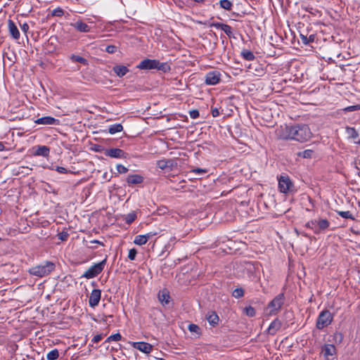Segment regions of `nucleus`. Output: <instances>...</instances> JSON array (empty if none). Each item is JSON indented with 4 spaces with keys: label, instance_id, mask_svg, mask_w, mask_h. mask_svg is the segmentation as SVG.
Here are the masks:
<instances>
[{
    "label": "nucleus",
    "instance_id": "obj_10",
    "mask_svg": "<svg viewBox=\"0 0 360 360\" xmlns=\"http://www.w3.org/2000/svg\"><path fill=\"white\" fill-rule=\"evenodd\" d=\"M101 297V291L98 289H94L91 291L89 299V304L91 307H95L97 306L100 302Z\"/></svg>",
    "mask_w": 360,
    "mask_h": 360
},
{
    "label": "nucleus",
    "instance_id": "obj_54",
    "mask_svg": "<svg viewBox=\"0 0 360 360\" xmlns=\"http://www.w3.org/2000/svg\"><path fill=\"white\" fill-rule=\"evenodd\" d=\"M212 115L213 117H217L219 115V110L217 108L212 110Z\"/></svg>",
    "mask_w": 360,
    "mask_h": 360
},
{
    "label": "nucleus",
    "instance_id": "obj_21",
    "mask_svg": "<svg viewBox=\"0 0 360 360\" xmlns=\"http://www.w3.org/2000/svg\"><path fill=\"white\" fill-rule=\"evenodd\" d=\"M113 71L118 77H122L129 72V69L124 65H116L113 68Z\"/></svg>",
    "mask_w": 360,
    "mask_h": 360
},
{
    "label": "nucleus",
    "instance_id": "obj_31",
    "mask_svg": "<svg viewBox=\"0 0 360 360\" xmlns=\"http://www.w3.org/2000/svg\"><path fill=\"white\" fill-rule=\"evenodd\" d=\"M219 4L221 8L227 11H230L233 6V4L229 0H221Z\"/></svg>",
    "mask_w": 360,
    "mask_h": 360
},
{
    "label": "nucleus",
    "instance_id": "obj_44",
    "mask_svg": "<svg viewBox=\"0 0 360 360\" xmlns=\"http://www.w3.org/2000/svg\"><path fill=\"white\" fill-rule=\"evenodd\" d=\"M137 254V251L136 249L134 248H132L131 250H129V254H128V258L130 259V260H134L135 259V257H136V255Z\"/></svg>",
    "mask_w": 360,
    "mask_h": 360
},
{
    "label": "nucleus",
    "instance_id": "obj_8",
    "mask_svg": "<svg viewBox=\"0 0 360 360\" xmlns=\"http://www.w3.org/2000/svg\"><path fill=\"white\" fill-rule=\"evenodd\" d=\"M131 346L144 354H149L153 350V345L145 342H131Z\"/></svg>",
    "mask_w": 360,
    "mask_h": 360
},
{
    "label": "nucleus",
    "instance_id": "obj_14",
    "mask_svg": "<svg viewBox=\"0 0 360 360\" xmlns=\"http://www.w3.org/2000/svg\"><path fill=\"white\" fill-rule=\"evenodd\" d=\"M70 25L80 32H89L91 31L90 26L82 20H77L75 22H72Z\"/></svg>",
    "mask_w": 360,
    "mask_h": 360
},
{
    "label": "nucleus",
    "instance_id": "obj_30",
    "mask_svg": "<svg viewBox=\"0 0 360 360\" xmlns=\"http://www.w3.org/2000/svg\"><path fill=\"white\" fill-rule=\"evenodd\" d=\"M314 153V151L312 150H304L302 152L297 153V155L299 157H302L303 158H311L312 155Z\"/></svg>",
    "mask_w": 360,
    "mask_h": 360
},
{
    "label": "nucleus",
    "instance_id": "obj_46",
    "mask_svg": "<svg viewBox=\"0 0 360 360\" xmlns=\"http://www.w3.org/2000/svg\"><path fill=\"white\" fill-rule=\"evenodd\" d=\"M117 49V47L114 45H109L106 47L105 49V51L108 53H113L115 52Z\"/></svg>",
    "mask_w": 360,
    "mask_h": 360
},
{
    "label": "nucleus",
    "instance_id": "obj_20",
    "mask_svg": "<svg viewBox=\"0 0 360 360\" xmlns=\"http://www.w3.org/2000/svg\"><path fill=\"white\" fill-rule=\"evenodd\" d=\"M317 229H315V233H318L321 231L326 229L329 226V221L327 219H320L316 221Z\"/></svg>",
    "mask_w": 360,
    "mask_h": 360
},
{
    "label": "nucleus",
    "instance_id": "obj_58",
    "mask_svg": "<svg viewBox=\"0 0 360 360\" xmlns=\"http://www.w3.org/2000/svg\"><path fill=\"white\" fill-rule=\"evenodd\" d=\"M5 150V146L3 143L0 142V151H4Z\"/></svg>",
    "mask_w": 360,
    "mask_h": 360
},
{
    "label": "nucleus",
    "instance_id": "obj_57",
    "mask_svg": "<svg viewBox=\"0 0 360 360\" xmlns=\"http://www.w3.org/2000/svg\"><path fill=\"white\" fill-rule=\"evenodd\" d=\"M335 338H337V339H340V340H342V335H341L340 333H335Z\"/></svg>",
    "mask_w": 360,
    "mask_h": 360
},
{
    "label": "nucleus",
    "instance_id": "obj_13",
    "mask_svg": "<svg viewBox=\"0 0 360 360\" xmlns=\"http://www.w3.org/2000/svg\"><path fill=\"white\" fill-rule=\"evenodd\" d=\"M158 297L160 302L163 305H167L170 302V295L168 290L164 288L159 291Z\"/></svg>",
    "mask_w": 360,
    "mask_h": 360
},
{
    "label": "nucleus",
    "instance_id": "obj_18",
    "mask_svg": "<svg viewBox=\"0 0 360 360\" xmlns=\"http://www.w3.org/2000/svg\"><path fill=\"white\" fill-rule=\"evenodd\" d=\"M281 322L278 319H276L269 325V326L267 329L268 333L274 335L281 328Z\"/></svg>",
    "mask_w": 360,
    "mask_h": 360
},
{
    "label": "nucleus",
    "instance_id": "obj_35",
    "mask_svg": "<svg viewBox=\"0 0 360 360\" xmlns=\"http://www.w3.org/2000/svg\"><path fill=\"white\" fill-rule=\"evenodd\" d=\"M232 295L236 298L242 297L244 295V290L241 288H236L233 291Z\"/></svg>",
    "mask_w": 360,
    "mask_h": 360
},
{
    "label": "nucleus",
    "instance_id": "obj_33",
    "mask_svg": "<svg viewBox=\"0 0 360 360\" xmlns=\"http://www.w3.org/2000/svg\"><path fill=\"white\" fill-rule=\"evenodd\" d=\"M136 218V213L132 212H130V213L127 214L124 217V220H125L127 224H130L131 223H132L135 220Z\"/></svg>",
    "mask_w": 360,
    "mask_h": 360
},
{
    "label": "nucleus",
    "instance_id": "obj_9",
    "mask_svg": "<svg viewBox=\"0 0 360 360\" xmlns=\"http://www.w3.org/2000/svg\"><path fill=\"white\" fill-rule=\"evenodd\" d=\"M157 65L158 60L145 59L137 65V68L140 70H153L157 69Z\"/></svg>",
    "mask_w": 360,
    "mask_h": 360
},
{
    "label": "nucleus",
    "instance_id": "obj_38",
    "mask_svg": "<svg viewBox=\"0 0 360 360\" xmlns=\"http://www.w3.org/2000/svg\"><path fill=\"white\" fill-rule=\"evenodd\" d=\"M169 161L165 160H160L157 162V166L161 169H164L168 167Z\"/></svg>",
    "mask_w": 360,
    "mask_h": 360
},
{
    "label": "nucleus",
    "instance_id": "obj_28",
    "mask_svg": "<svg viewBox=\"0 0 360 360\" xmlns=\"http://www.w3.org/2000/svg\"><path fill=\"white\" fill-rule=\"evenodd\" d=\"M241 55L247 60H253L255 58L253 53L249 50H243L241 52Z\"/></svg>",
    "mask_w": 360,
    "mask_h": 360
},
{
    "label": "nucleus",
    "instance_id": "obj_36",
    "mask_svg": "<svg viewBox=\"0 0 360 360\" xmlns=\"http://www.w3.org/2000/svg\"><path fill=\"white\" fill-rule=\"evenodd\" d=\"M64 14V11L63 8L58 7L55 9H53L51 12L52 16H57V17H61Z\"/></svg>",
    "mask_w": 360,
    "mask_h": 360
},
{
    "label": "nucleus",
    "instance_id": "obj_39",
    "mask_svg": "<svg viewBox=\"0 0 360 360\" xmlns=\"http://www.w3.org/2000/svg\"><path fill=\"white\" fill-rule=\"evenodd\" d=\"M221 30H223L229 37L232 34V28L229 25L224 24Z\"/></svg>",
    "mask_w": 360,
    "mask_h": 360
},
{
    "label": "nucleus",
    "instance_id": "obj_24",
    "mask_svg": "<svg viewBox=\"0 0 360 360\" xmlns=\"http://www.w3.org/2000/svg\"><path fill=\"white\" fill-rule=\"evenodd\" d=\"M188 330L194 334L196 337H199L201 335V330L200 327L194 323H191L188 326Z\"/></svg>",
    "mask_w": 360,
    "mask_h": 360
},
{
    "label": "nucleus",
    "instance_id": "obj_59",
    "mask_svg": "<svg viewBox=\"0 0 360 360\" xmlns=\"http://www.w3.org/2000/svg\"><path fill=\"white\" fill-rule=\"evenodd\" d=\"M196 2H202L204 0H194Z\"/></svg>",
    "mask_w": 360,
    "mask_h": 360
},
{
    "label": "nucleus",
    "instance_id": "obj_40",
    "mask_svg": "<svg viewBox=\"0 0 360 360\" xmlns=\"http://www.w3.org/2000/svg\"><path fill=\"white\" fill-rule=\"evenodd\" d=\"M122 338V336L120 333H115L114 335H111L108 338V341H119Z\"/></svg>",
    "mask_w": 360,
    "mask_h": 360
},
{
    "label": "nucleus",
    "instance_id": "obj_6",
    "mask_svg": "<svg viewBox=\"0 0 360 360\" xmlns=\"http://www.w3.org/2000/svg\"><path fill=\"white\" fill-rule=\"evenodd\" d=\"M284 295L281 293L278 295L274 299L271 301L268 307L271 309L270 314H275L283 304Z\"/></svg>",
    "mask_w": 360,
    "mask_h": 360
},
{
    "label": "nucleus",
    "instance_id": "obj_55",
    "mask_svg": "<svg viewBox=\"0 0 360 360\" xmlns=\"http://www.w3.org/2000/svg\"><path fill=\"white\" fill-rule=\"evenodd\" d=\"M315 36L314 34H310L307 38V44L310 42H312L314 41Z\"/></svg>",
    "mask_w": 360,
    "mask_h": 360
},
{
    "label": "nucleus",
    "instance_id": "obj_48",
    "mask_svg": "<svg viewBox=\"0 0 360 360\" xmlns=\"http://www.w3.org/2000/svg\"><path fill=\"white\" fill-rule=\"evenodd\" d=\"M20 28H21L22 31L25 34H26L28 32L30 27H29V25L27 22H25V23H23L22 25H20Z\"/></svg>",
    "mask_w": 360,
    "mask_h": 360
},
{
    "label": "nucleus",
    "instance_id": "obj_60",
    "mask_svg": "<svg viewBox=\"0 0 360 360\" xmlns=\"http://www.w3.org/2000/svg\"><path fill=\"white\" fill-rule=\"evenodd\" d=\"M94 243H100L98 240H95V241H94Z\"/></svg>",
    "mask_w": 360,
    "mask_h": 360
},
{
    "label": "nucleus",
    "instance_id": "obj_51",
    "mask_svg": "<svg viewBox=\"0 0 360 360\" xmlns=\"http://www.w3.org/2000/svg\"><path fill=\"white\" fill-rule=\"evenodd\" d=\"M223 25H224V24L219 23V22H213V23L210 24L211 27H214L217 29H221V30L222 29Z\"/></svg>",
    "mask_w": 360,
    "mask_h": 360
},
{
    "label": "nucleus",
    "instance_id": "obj_17",
    "mask_svg": "<svg viewBox=\"0 0 360 360\" xmlns=\"http://www.w3.org/2000/svg\"><path fill=\"white\" fill-rule=\"evenodd\" d=\"M322 353L324 357L328 360L329 356H333L336 353V348L333 345L327 344L325 345L322 348Z\"/></svg>",
    "mask_w": 360,
    "mask_h": 360
},
{
    "label": "nucleus",
    "instance_id": "obj_1",
    "mask_svg": "<svg viewBox=\"0 0 360 360\" xmlns=\"http://www.w3.org/2000/svg\"><path fill=\"white\" fill-rule=\"evenodd\" d=\"M309 127L306 124L285 126L280 129L279 137L283 139H292L300 142L308 141L311 137Z\"/></svg>",
    "mask_w": 360,
    "mask_h": 360
},
{
    "label": "nucleus",
    "instance_id": "obj_23",
    "mask_svg": "<svg viewBox=\"0 0 360 360\" xmlns=\"http://www.w3.org/2000/svg\"><path fill=\"white\" fill-rule=\"evenodd\" d=\"M50 149L46 146H39L35 152V155L47 157L49 155Z\"/></svg>",
    "mask_w": 360,
    "mask_h": 360
},
{
    "label": "nucleus",
    "instance_id": "obj_34",
    "mask_svg": "<svg viewBox=\"0 0 360 360\" xmlns=\"http://www.w3.org/2000/svg\"><path fill=\"white\" fill-rule=\"evenodd\" d=\"M244 313L248 316H250V317H253L256 314L255 309L252 307H251V306L245 307L244 309Z\"/></svg>",
    "mask_w": 360,
    "mask_h": 360
},
{
    "label": "nucleus",
    "instance_id": "obj_42",
    "mask_svg": "<svg viewBox=\"0 0 360 360\" xmlns=\"http://www.w3.org/2000/svg\"><path fill=\"white\" fill-rule=\"evenodd\" d=\"M69 237V233L67 231H62L58 234V238L62 241L67 240Z\"/></svg>",
    "mask_w": 360,
    "mask_h": 360
},
{
    "label": "nucleus",
    "instance_id": "obj_7",
    "mask_svg": "<svg viewBox=\"0 0 360 360\" xmlns=\"http://www.w3.org/2000/svg\"><path fill=\"white\" fill-rule=\"evenodd\" d=\"M221 74L218 71H211L205 75V84L207 85H215L219 82Z\"/></svg>",
    "mask_w": 360,
    "mask_h": 360
},
{
    "label": "nucleus",
    "instance_id": "obj_11",
    "mask_svg": "<svg viewBox=\"0 0 360 360\" xmlns=\"http://www.w3.org/2000/svg\"><path fill=\"white\" fill-rule=\"evenodd\" d=\"M34 123L43 125H57L59 124V120L51 116H46L34 120Z\"/></svg>",
    "mask_w": 360,
    "mask_h": 360
},
{
    "label": "nucleus",
    "instance_id": "obj_27",
    "mask_svg": "<svg viewBox=\"0 0 360 360\" xmlns=\"http://www.w3.org/2000/svg\"><path fill=\"white\" fill-rule=\"evenodd\" d=\"M170 66L167 63H160L158 60V65H157V69L158 70H161L164 72H167L170 70Z\"/></svg>",
    "mask_w": 360,
    "mask_h": 360
},
{
    "label": "nucleus",
    "instance_id": "obj_41",
    "mask_svg": "<svg viewBox=\"0 0 360 360\" xmlns=\"http://www.w3.org/2000/svg\"><path fill=\"white\" fill-rule=\"evenodd\" d=\"M339 215L345 219H353L352 215L349 211H341L338 212Z\"/></svg>",
    "mask_w": 360,
    "mask_h": 360
},
{
    "label": "nucleus",
    "instance_id": "obj_50",
    "mask_svg": "<svg viewBox=\"0 0 360 360\" xmlns=\"http://www.w3.org/2000/svg\"><path fill=\"white\" fill-rule=\"evenodd\" d=\"M156 235H157V232L150 231V232H148L146 234H145V236H146V238H147V240H148L150 238H151L152 237H153Z\"/></svg>",
    "mask_w": 360,
    "mask_h": 360
},
{
    "label": "nucleus",
    "instance_id": "obj_52",
    "mask_svg": "<svg viewBox=\"0 0 360 360\" xmlns=\"http://www.w3.org/2000/svg\"><path fill=\"white\" fill-rule=\"evenodd\" d=\"M102 339V335H95L93 339H92V342H94V343H97L99 341H101Z\"/></svg>",
    "mask_w": 360,
    "mask_h": 360
},
{
    "label": "nucleus",
    "instance_id": "obj_56",
    "mask_svg": "<svg viewBox=\"0 0 360 360\" xmlns=\"http://www.w3.org/2000/svg\"><path fill=\"white\" fill-rule=\"evenodd\" d=\"M359 108L358 105H352V106H349V107L347 108L346 110L348 111H352V110H357Z\"/></svg>",
    "mask_w": 360,
    "mask_h": 360
},
{
    "label": "nucleus",
    "instance_id": "obj_29",
    "mask_svg": "<svg viewBox=\"0 0 360 360\" xmlns=\"http://www.w3.org/2000/svg\"><path fill=\"white\" fill-rule=\"evenodd\" d=\"M58 356L59 352L57 349H54L50 351L46 355V358L48 360H56L58 358Z\"/></svg>",
    "mask_w": 360,
    "mask_h": 360
},
{
    "label": "nucleus",
    "instance_id": "obj_2",
    "mask_svg": "<svg viewBox=\"0 0 360 360\" xmlns=\"http://www.w3.org/2000/svg\"><path fill=\"white\" fill-rule=\"evenodd\" d=\"M55 269V264L51 262H46L44 264H41L30 268L28 272L35 276L44 277L49 275Z\"/></svg>",
    "mask_w": 360,
    "mask_h": 360
},
{
    "label": "nucleus",
    "instance_id": "obj_53",
    "mask_svg": "<svg viewBox=\"0 0 360 360\" xmlns=\"http://www.w3.org/2000/svg\"><path fill=\"white\" fill-rule=\"evenodd\" d=\"M300 38H301L303 44H307V38H308L307 36H306V35H304L303 34H300Z\"/></svg>",
    "mask_w": 360,
    "mask_h": 360
},
{
    "label": "nucleus",
    "instance_id": "obj_26",
    "mask_svg": "<svg viewBox=\"0 0 360 360\" xmlns=\"http://www.w3.org/2000/svg\"><path fill=\"white\" fill-rule=\"evenodd\" d=\"M148 242L145 235H138L134 238V243L138 245H145Z\"/></svg>",
    "mask_w": 360,
    "mask_h": 360
},
{
    "label": "nucleus",
    "instance_id": "obj_4",
    "mask_svg": "<svg viewBox=\"0 0 360 360\" xmlns=\"http://www.w3.org/2000/svg\"><path fill=\"white\" fill-rule=\"evenodd\" d=\"M278 189L283 193L293 191L294 184L288 176H281L278 178Z\"/></svg>",
    "mask_w": 360,
    "mask_h": 360
},
{
    "label": "nucleus",
    "instance_id": "obj_15",
    "mask_svg": "<svg viewBox=\"0 0 360 360\" xmlns=\"http://www.w3.org/2000/svg\"><path fill=\"white\" fill-rule=\"evenodd\" d=\"M8 29L11 36L14 39H18L20 38V34L18 28L12 20H8Z\"/></svg>",
    "mask_w": 360,
    "mask_h": 360
},
{
    "label": "nucleus",
    "instance_id": "obj_22",
    "mask_svg": "<svg viewBox=\"0 0 360 360\" xmlns=\"http://www.w3.org/2000/svg\"><path fill=\"white\" fill-rule=\"evenodd\" d=\"M143 181V177L138 174L129 175L127 177V183L129 184H138Z\"/></svg>",
    "mask_w": 360,
    "mask_h": 360
},
{
    "label": "nucleus",
    "instance_id": "obj_3",
    "mask_svg": "<svg viewBox=\"0 0 360 360\" xmlns=\"http://www.w3.org/2000/svg\"><path fill=\"white\" fill-rule=\"evenodd\" d=\"M333 319V314L328 310L322 311L318 316L316 328L323 329L331 323Z\"/></svg>",
    "mask_w": 360,
    "mask_h": 360
},
{
    "label": "nucleus",
    "instance_id": "obj_19",
    "mask_svg": "<svg viewBox=\"0 0 360 360\" xmlns=\"http://www.w3.org/2000/svg\"><path fill=\"white\" fill-rule=\"evenodd\" d=\"M206 319L207 320L209 323L212 326H216L217 325H218L219 320L218 315L214 311L208 313L206 315Z\"/></svg>",
    "mask_w": 360,
    "mask_h": 360
},
{
    "label": "nucleus",
    "instance_id": "obj_43",
    "mask_svg": "<svg viewBox=\"0 0 360 360\" xmlns=\"http://www.w3.org/2000/svg\"><path fill=\"white\" fill-rule=\"evenodd\" d=\"M306 226L313 229L314 231L315 232V229H317L316 220H311L310 221H308L306 224Z\"/></svg>",
    "mask_w": 360,
    "mask_h": 360
},
{
    "label": "nucleus",
    "instance_id": "obj_5",
    "mask_svg": "<svg viewBox=\"0 0 360 360\" xmlns=\"http://www.w3.org/2000/svg\"><path fill=\"white\" fill-rule=\"evenodd\" d=\"M105 259L90 266L82 275L86 278H92L97 276L104 269Z\"/></svg>",
    "mask_w": 360,
    "mask_h": 360
},
{
    "label": "nucleus",
    "instance_id": "obj_16",
    "mask_svg": "<svg viewBox=\"0 0 360 360\" xmlns=\"http://www.w3.org/2000/svg\"><path fill=\"white\" fill-rule=\"evenodd\" d=\"M345 131L349 139H352L354 143L360 145V140L357 139L359 137V133L354 127H347Z\"/></svg>",
    "mask_w": 360,
    "mask_h": 360
},
{
    "label": "nucleus",
    "instance_id": "obj_25",
    "mask_svg": "<svg viewBox=\"0 0 360 360\" xmlns=\"http://www.w3.org/2000/svg\"><path fill=\"white\" fill-rule=\"evenodd\" d=\"M123 130V127L121 124H114L109 127L108 132L110 134H115L117 132H120Z\"/></svg>",
    "mask_w": 360,
    "mask_h": 360
},
{
    "label": "nucleus",
    "instance_id": "obj_47",
    "mask_svg": "<svg viewBox=\"0 0 360 360\" xmlns=\"http://www.w3.org/2000/svg\"><path fill=\"white\" fill-rule=\"evenodd\" d=\"M190 116L193 119H196L199 117V112L198 110H193L189 112Z\"/></svg>",
    "mask_w": 360,
    "mask_h": 360
},
{
    "label": "nucleus",
    "instance_id": "obj_37",
    "mask_svg": "<svg viewBox=\"0 0 360 360\" xmlns=\"http://www.w3.org/2000/svg\"><path fill=\"white\" fill-rule=\"evenodd\" d=\"M207 170L205 169H201V168H195L191 169L189 173L193 174L195 175H202L205 173H207Z\"/></svg>",
    "mask_w": 360,
    "mask_h": 360
},
{
    "label": "nucleus",
    "instance_id": "obj_12",
    "mask_svg": "<svg viewBox=\"0 0 360 360\" xmlns=\"http://www.w3.org/2000/svg\"><path fill=\"white\" fill-rule=\"evenodd\" d=\"M106 156L113 158H126L127 154L120 148H110L105 151Z\"/></svg>",
    "mask_w": 360,
    "mask_h": 360
},
{
    "label": "nucleus",
    "instance_id": "obj_49",
    "mask_svg": "<svg viewBox=\"0 0 360 360\" xmlns=\"http://www.w3.org/2000/svg\"><path fill=\"white\" fill-rule=\"evenodd\" d=\"M56 169L58 172L61 174H66L68 172V169L63 167H57Z\"/></svg>",
    "mask_w": 360,
    "mask_h": 360
},
{
    "label": "nucleus",
    "instance_id": "obj_32",
    "mask_svg": "<svg viewBox=\"0 0 360 360\" xmlns=\"http://www.w3.org/2000/svg\"><path fill=\"white\" fill-rule=\"evenodd\" d=\"M70 59L72 61H74V62H78V63H80L84 65L87 64V60L84 58L79 56L72 55L70 56Z\"/></svg>",
    "mask_w": 360,
    "mask_h": 360
},
{
    "label": "nucleus",
    "instance_id": "obj_45",
    "mask_svg": "<svg viewBox=\"0 0 360 360\" xmlns=\"http://www.w3.org/2000/svg\"><path fill=\"white\" fill-rule=\"evenodd\" d=\"M117 170L120 174H124L128 172V169L121 164L117 165Z\"/></svg>",
    "mask_w": 360,
    "mask_h": 360
}]
</instances>
